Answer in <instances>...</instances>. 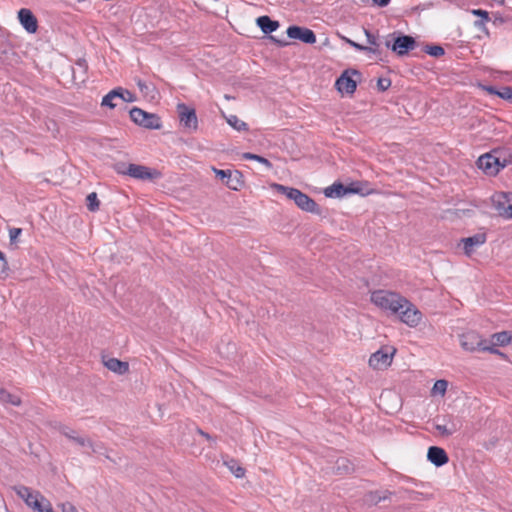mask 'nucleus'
<instances>
[{
    "mask_svg": "<svg viewBox=\"0 0 512 512\" xmlns=\"http://www.w3.org/2000/svg\"><path fill=\"white\" fill-rule=\"evenodd\" d=\"M393 355L394 350L392 352L378 350L370 356L369 366L376 370L386 369L388 366L391 365Z\"/></svg>",
    "mask_w": 512,
    "mask_h": 512,
    "instance_id": "nucleus-12",
    "label": "nucleus"
},
{
    "mask_svg": "<svg viewBox=\"0 0 512 512\" xmlns=\"http://www.w3.org/2000/svg\"><path fill=\"white\" fill-rule=\"evenodd\" d=\"M117 91L118 93L120 94V96H118V99L119 101L121 102H127V103H130V102H134L135 101V96L133 93H131L129 90H126V89H123L121 87H118L117 88Z\"/></svg>",
    "mask_w": 512,
    "mask_h": 512,
    "instance_id": "nucleus-30",
    "label": "nucleus"
},
{
    "mask_svg": "<svg viewBox=\"0 0 512 512\" xmlns=\"http://www.w3.org/2000/svg\"><path fill=\"white\" fill-rule=\"evenodd\" d=\"M227 123L237 131L247 130V124L240 120L236 115H230L226 118Z\"/></svg>",
    "mask_w": 512,
    "mask_h": 512,
    "instance_id": "nucleus-27",
    "label": "nucleus"
},
{
    "mask_svg": "<svg viewBox=\"0 0 512 512\" xmlns=\"http://www.w3.org/2000/svg\"><path fill=\"white\" fill-rule=\"evenodd\" d=\"M73 442L81 447H88L89 444H91V440L89 438L77 435Z\"/></svg>",
    "mask_w": 512,
    "mask_h": 512,
    "instance_id": "nucleus-40",
    "label": "nucleus"
},
{
    "mask_svg": "<svg viewBox=\"0 0 512 512\" xmlns=\"http://www.w3.org/2000/svg\"><path fill=\"white\" fill-rule=\"evenodd\" d=\"M256 23L265 34L272 33L279 27V23L277 21L271 20L268 16L258 17Z\"/></svg>",
    "mask_w": 512,
    "mask_h": 512,
    "instance_id": "nucleus-21",
    "label": "nucleus"
},
{
    "mask_svg": "<svg viewBox=\"0 0 512 512\" xmlns=\"http://www.w3.org/2000/svg\"><path fill=\"white\" fill-rule=\"evenodd\" d=\"M385 44L387 48H390L399 56L406 55L416 47L415 39L409 35H399L394 38L393 42L387 40Z\"/></svg>",
    "mask_w": 512,
    "mask_h": 512,
    "instance_id": "nucleus-9",
    "label": "nucleus"
},
{
    "mask_svg": "<svg viewBox=\"0 0 512 512\" xmlns=\"http://www.w3.org/2000/svg\"><path fill=\"white\" fill-rule=\"evenodd\" d=\"M59 431L61 432V434H63L66 438H68L71 441H73L74 438L78 435L75 430L67 426H60Z\"/></svg>",
    "mask_w": 512,
    "mask_h": 512,
    "instance_id": "nucleus-37",
    "label": "nucleus"
},
{
    "mask_svg": "<svg viewBox=\"0 0 512 512\" xmlns=\"http://www.w3.org/2000/svg\"><path fill=\"white\" fill-rule=\"evenodd\" d=\"M405 297L387 290H376L371 294V301L380 309L391 314L400 313Z\"/></svg>",
    "mask_w": 512,
    "mask_h": 512,
    "instance_id": "nucleus-2",
    "label": "nucleus"
},
{
    "mask_svg": "<svg viewBox=\"0 0 512 512\" xmlns=\"http://www.w3.org/2000/svg\"><path fill=\"white\" fill-rule=\"evenodd\" d=\"M401 306L400 313H395V315H398L400 321L409 327H416L419 325L422 320V313L418 308L406 298L404 299V302H402Z\"/></svg>",
    "mask_w": 512,
    "mask_h": 512,
    "instance_id": "nucleus-5",
    "label": "nucleus"
},
{
    "mask_svg": "<svg viewBox=\"0 0 512 512\" xmlns=\"http://www.w3.org/2000/svg\"><path fill=\"white\" fill-rule=\"evenodd\" d=\"M460 345L461 347L469 352H473L477 349H481L483 351H489L491 353L499 354L500 352L488 346H483V340L481 337L475 332H467L460 336Z\"/></svg>",
    "mask_w": 512,
    "mask_h": 512,
    "instance_id": "nucleus-7",
    "label": "nucleus"
},
{
    "mask_svg": "<svg viewBox=\"0 0 512 512\" xmlns=\"http://www.w3.org/2000/svg\"><path fill=\"white\" fill-rule=\"evenodd\" d=\"M228 468L237 478H241L245 474V470L240 465H238L237 462H235L234 460L228 463Z\"/></svg>",
    "mask_w": 512,
    "mask_h": 512,
    "instance_id": "nucleus-33",
    "label": "nucleus"
},
{
    "mask_svg": "<svg viewBox=\"0 0 512 512\" xmlns=\"http://www.w3.org/2000/svg\"><path fill=\"white\" fill-rule=\"evenodd\" d=\"M427 458L437 467L445 465L449 460L445 450L437 446H431L428 449Z\"/></svg>",
    "mask_w": 512,
    "mask_h": 512,
    "instance_id": "nucleus-19",
    "label": "nucleus"
},
{
    "mask_svg": "<svg viewBox=\"0 0 512 512\" xmlns=\"http://www.w3.org/2000/svg\"><path fill=\"white\" fill-rule=\"evenodd\" d=\"M391 0H373V3L379 7H385L390 3Z\"/></svg>",
    "mask_w": 512,
    "mask_h": 512,
    "instance_id": "nucleus-48",
    "label": "nucleus"
},
{
    "mask_svg": "<svg viewBox=\"0 0 512 512\" xmlns=\"http://www.w3.org/2000/svg\"><path fill=\"white\" fill-rule=\"evenodd\" d=\"M88 448L91 449L92 453L102 454L104 447L101 443L91 441V444L88 445Z\"/></svg>",
    "mask_w": 512,
    "mask_h": 512,
    "instance_id": "nucleus-41",
    "label": "nucleus"
},
{
    "mask_svg": "<svg viewBox=\"0 0 512 512\" xmlns=\"http://www.w3.org/2000/svg\"><path fill=\"white\" fill-rule=\"evenodd\" d=\"M335 86L340 93L353 94L356 90L357 84L350 76V71H344L341 76L336 80Z\"/></svg>",
    "mask_w": 512,
    "mask_h": 512,
    "instance_id": "nucleus-16",
    "label": "nucleus"
},
{
    "mask_svg": "<svg viewBox=\"0 0 512 512\" xmlns=\"http://www.w3.org/2000/svg\"><path fill=\"white\" fill-rule=\"evenodd\" d=\"M131 120L146 129H160L162 124L157 114L146 112L134 107L129 112Z\"/></svg>",
    "mask_w": 512,
    "mask_h": 512,
    "instance_id": "nucleus-4",
    "label": "nucleus"
},
{
    "mask_svg": "<svg viewBox=\"0 0 512 512\" xmlns=\"http://www.w3.org/2000/svg\"><path fill=\"white\" fill-rule=\"evenodd\" d=\"M22 233V229L20 228H12L9 230V237H10V240L11 242H15L17 240V238L20 236V234Z\"/></svg>",
    "mask_w": 512,
    "mask_h": 512,
    "instance_id": "nucleus-45",
    "label": "nucleus"
},
{
    "mask_svg": "<svg viewBox=\"0 0 512 512\" xmlns=\"http://www.w3.org/2000/svg\"><path fill=\"white\" fill-rule=\"evenodd\" d=\"M1 390H2V389L0 388V391H1Z\"/></svg>",
    "mask_w": 512,
    "mask_h": 512,
    "instance_id": "nucleus-52",
    "label": "nucleus"
},
{
    "mask_svg": "<svg viewBox=\"0 0 512 512\" xmlns=\"http://www.w3.org/2000/svg\"><path fill=\"white\" fill-rule=\"evenodd\" d=\"M0 402L2 404H11L13 406H19L21 404V399L17 395L11 394L6 390L2 389L0 391Z\"/></svg>",
    "mask_w": 512,
    "mask_h": 512,
    "instance_id": "nucleus-25",
    "label": "nucleus"
},
{
    "mask_svg": "<svg viewBox=\"0 0 512 512\" xmlns=\"http://www.w3.org/2000/svg\"><path fill=\"white\" fill-rule=\"evenodd\" d=\"M59 507L62 512H78L76 507L70 502L61 503Z\"/></svg>",
    "mask_w": 512,
    "mask_h": 512,
    "instance_id": "nucleus-44",
    "label": "nucleus"
},
{
    "mask_svg": "<svg viewBox=\"0 0 512 512\" xmlns=\"http://www.w3.org/2000/svg\"><path fill=\"white\" fill-rule=\"evenodd\" d=\"M487 240L485 233H477L473 236L461 240L466 255H471L478 247L482 246Z\"/></svg>",
    "mask_w": 512,
    "mask_h": 512,
    "instance_id": "nucleus-17",
    "label": "nucleus"
},
{
    "mask_svg": "<svg viewBox=\"0 0 512 512\" xmlns=\"http://www.w3.org/2000/svg\"><path fill=\"white\" fill-rule=\"evenodd\" d=\"M18 20L27 33L34 34L37 32L38 21L30 9H20L18 11Z\"/></svg>",
    "mask_w": 512,
    "mask_h": 512,
    "instance_id": "nucleus-13",
    "label": "nucleus"
},
{
    "mask_svg": "<svg viewBox=\"0 0 512 512\" xmlns=\"http://www.w3.org/2000/svg\"><path fill=\"white\" fill-rule=\"evenodd\" d=\"M13 490L30 508L33 506V501H38V498L42 496L40 492L32 491L29 487L23 485L15 486Z\"/></svg>",
    "mask_w": 512,
    "mask_h": 512,
    "instance_id": "nucleus-18",
    "label": "nucleus"
},
{
    "mask_svg": "<svg viewBox=\"0 0 512 512\" xmlns=\"http://www.w3.org/2000/svg\"><path fill=\"white\" fill-rule=\"evenodd\" d=\"M377 85L381 91H385L390 87L391 82L388 79H379Z\"/></svg>",
    "mask_w": 512,
    "mask_h": 512,
    "instance_id": "nucleus-46",
    "label": "nucleus"
},
{
    "mask_svg": "<svg viewBox=\"0 0 512 512\" xmlns=\"http://www.w3.org/2000/svg\"><path fill=\"white\" fill-rule=\"evenodd\" d=\"M350 190L341 183H334L331 186L325 188L324 194L326 197L337 198L347 194Z\"/></svg>",
    "mask_w": 512,
    "mask_h": 512,
    "instance_id": "nucleus-22",
    "label": "nucleus"
},
{
    "mask_svg": "<svg viewBox=\"0 0 512 512\" xmlns=\"http://www.w3.org/2000/svg\"><path fill=\"white\" fill-rule=\"evenodd\" d=\"M104 365L107 369L119 375H123L129 370L127 362L120 361L116 358H109L105 360Z\"/></svg>",
    "mask_w": 512,
    "mask_h": 512,
    "instance_id": "nucleus-20",
    "label": "nucleus"
},
{
    "mask_svg": "<svg viewBox=\"0 0 512 512\" xmlns=\"http://www.w3.org/2000/svg\"><path fill=\"white\" fill-rule=\"evenodd\" d=\"M7 261L4 257V254L0 252V277H3L7 272Z\"/></svg>",
    "mask_w": 512,
    "mask_h": 512,
    "instance_id": "nucleus-42",
    "label": "nucleus"
},
{
    "mask_svg": "<svg viewBox=\"0 0 512 512\" xmlns=\"http://www.w3.org/2000/svg\"><path fill=\"white\" fill-rule=\"evenodd\" d=\"M511 341V336L503 331L499 333H495L491 337V343L493 346H504L509 344Z\"/></svg>",
    "mask_w": 512,
    "mask_h": 512,
    "instance_id": "nucleus-26",
    "label": "nucleus"
},
{
    "mask_svg": "<svg viewBox=\"0 0 512 512\" xmlns=\"http://www.w3.org/2000/svg\"><path fill=\"white\" fill-rule=\"evenodd\" d=\"M126 172L130 177L139 180H151L160 176L157 170L138 164H128Z\"/></svg>",
    "mask_w": 512,
    "mask_h": 512,
    "instance_id": "nucleus-11",
    "label": "nucleus"
},
{
    "mask_svg": "<svg viewBox=\"0 0 512 512\" xmlns=\"http://www.w3.org/2000/svg\"><path fill=\"white\" fill-rule=\"evenodd\" d=\"M472 14L481 17V21H476V26H480L489 20V13L482 9H474Z\"/></svg>",
    "mask_w": 512,
    "mask_h": 512,
    "instance_id": "nucleus-36",
    "label": "nucleus"
},
{
    "mask_svg": "<svg viewBox=\"0 0 512 512\" xmlns=\"http://www.w3.org/2000/svg\"><path fill=\"white\" fill-rule=\"evenodd\" d=\"M351 73L354 74V75L358 74V72L356 70H352Z\"/></svg>",
    "mask_w": 512,
    "mask_h": 512,
    "instance_id": "nucleus-51",
    "label": "nucleus"
},
{
    "mask_svg": "<svg viewBox=\"0 0 512 512\" xmlns=\"http://www.w3.org/2000/svg\"><path fill=\"white\" fill-rule=\"evenodd\" d=\"M127 166H128V164L120 162V163L115 164V170L119 174L127 175V172H126Z\"/></svg>",
    "mask_w": 512,
    "mask_h": 512,
    "instance_id": "nucleus-47",
    "label": "nucleus"
},
{
    "mask_svg": "<svg viewBox=\"0 0 512 512\" xmlns=\"http://www.w3.org/2000/svg\"><path fill=\"white\" fill-rule=\"evenodd\" d=\"M486 90L488 91V93L498 96L499 90H497L496 88L490 86L487 87Z\"/></svg>",
    "mask_w": 512,
    "mask_h": 512,
    "instance_id": "nucleus-49",
    "label": "nucleus"
},
{
    "mask_svg": "<svg viewBox=\"0 0 512 512\" xmlns=\"http://www.w3.org/2000/svg\"><path fill=\"white\" fill-rule=\"evenodd\" d=\"M498 96L512 103V87H503L499 90Z\"/></svg>",
    "mask_w": 512,
    "mask_h": 512,
    "instance_id": "nucleus-39",
    "label": "nucleus"
},
{
    "mask_svg": "<svg viewBox=\"0 0 512 512\" xmlns=\"http://www.w3.org/2000/svg\"><path fill=\"white\" fill-rule=\"evenodd\" d=\"M118 96H120V94L118 93L117 88L111 90L108 94H106L103 97L101 105L103 107H109L111 109L117 107L119 101Z\"/></svg>",
    "mask_w": 512,
    "mask_h": 512,
    "instance_id": "nucleus-24",
    "label": "nucleus"
},
{
    "mask_svg": "<svg viewBox=\"0 0 512 512\" xmlns=\"http://www.w3.org/2000/svg\"><path fill=\"white\" fill-rule=\"evenodd\" d=\"M342 39L348 43L350 46H352L353 48H355L356 50H359V51H368V52H371V53H377V49H374L372 47H367V46H363L361 44H358L356 42H354L353 40L347 38V37H342Z\"/></svg>",
    "mask_w": 512,
    "mask_h": 512,
    "instance_id": "nucleus-31",
    "label": "nucleus"
},
{
    "mask_svg": "<svg viewBox=\"0 0 512 512\" xmlns=\"http://www.w3.org/2000/svg\"><path fill=\"white\" fill-rule=\"evenodd\" d=\"M425 52L433 57H440V56H443L445 53L443 47L438 46V45L427 46L425 49Z\"/></svg>",
    "mask_w": 512,
    "mask_h": 512,
    "instance_id": "nucleus-34",
    "label": "nucleus"
},
{
    "mask_svg": "<svg viewBox=\"0 0 512 512\" xmlns=\"http://www.w3.org/2000/svg\"><path fill=\"white\" fill-rule=\"evenodd\" d=\"M272 188L285 195L288 199L294 201L301 210L320 214V209L316 202L300 190L277 183L272 184Z\"/></svg>",
    "mask_w": 512,
    "mask_h": 512,
    "instance_id": "nucleus-1",
    "label": "nucleus"
},
{
    "mask_svg": "<svg viewBox=\"0 0 512 512\" xmlns=\"http://www.w3.org/2000/svg\"><path fill=\"white\" fill-rule=\"evenodd\" d=\"M491 201L501 217L506 219L512 218V192H496L491 197Z\"/></svg>",
    "mask_w": 512,
    "mask_h": 512,
    "instance_id": "nucleus-6",
    "label": "nucleus"
},
{
    "mask_svg": "<svg viewBox=\"0 0 512 512\" xmlns=\"http://www.w3.org/2000/svg\"><path fill=\"white\" fill-rule=\"evenodd\" d=\"M433 426L438 435L449 437L460 431L463 426V420L454 414H441L433 419Z\"/></svg>",
    "mask_w": 512,
    "mask_h": 512,
    "instance_id": "nucleus-3",
    "label": "nucleus"
},
{
    "mask_svg": "<svg viewBox=\"0 0 512 512\" xmlns=\"http://www.w3.org/2000/svg\"><path fill=\"white\" fill-rule=\"evenodd\" d=\"M212 170L215 173L216 177L220 178L229 189L238 191L243 187L244 181L241 172L237 170H221L214 167L212 168Z\"/></svg>",
    "mask_w": 512,
    "mask_h": 512,
    "instance_id": "nucleus-8",
    "label": "nucleus"
},
{
    "mask_svg": "<svg viewBox=\"0 0 512 512\" xmlns=\"http://www.w3.org/2000/svg\"><path fill=\"white\" fill-rule=\"evenodd\" d=\"M337 470L340 471V473H348L352 468L350 467L348 460L342 458L337 461Z\"/></svg>",
    "mask_w": 512,
    "mask_h": 512,
    "instance_id": "nucleus-38",
    "label": "nucleus"
},
{
    "mask_svg": "<svg viewBox=\"0 0 512 512\" xmlns=\"http://www.w3.org/2000/svg\"><path fill=\"white\" fill-rule=\"evenodd\" d=\"M87 207L90 211H96L99 208V201L97 198V194L95 192H92L88 194L87 198Z\"/></svg>",
    "mask_w": 512,
    "mask_h": 512,
    "instance_id": "nucleus-32",
    "label": "nucleus"
},
{
    "mask_svg": "<svg viewBox=\"0 0 512 512\" xmlns=\"http://www.w3.org/2000/svg\"><path fill=\"white\" fill-rule=\"evenodd\" d=\"M287 35L291 39H298L306 44H314L316 35L311 29L299 26H290L287 29Z\"/></svg>",
    "mask_w": 512,
    "mask_h": 512,
    "instance_id": "nucleus-14",
    "label": "nucleus"
},
{
    "mask_svg": "<svg viewBox=\"0 0 512 512\" xmlns=\"http://www.w3.org/2000/svg\"><path fill=\"white\" fill-rule=\"evenodd\" d=\"M364 32L367 37V42L372 46V48L376 49V47L378 46L377 38L368 30H364Z\"/></svg>",
    "mask_w": 512,
    "mask_h": 512,
    "instance_id": "nucleus-43",
    "label": "nucleus"
},
{
    "mask_svg": "<svg viewBox=\"0 0 512 512\" xmlns=\"http://www.w3.org/2000/svg\"><path fill=\"white\" fill-rule=\"evenodd\" d=\"M448 387V382L444 379L437 380L432 387L433 395L444 396Z\"/></svg>",
    "mask_w": 512,
    "mask_h": 512,
    "instance_id": "nucleus-28",
    "label": "nucleus"
},
{
    "mask_svg": "<svg viewBox=\"0 0 512 512\" xmlns=\"http://www.w3.org/2000/svg\"><path fill=\"white\" fill-rule=\"evenodd\" d=\"M243 158L246 160H254L256 162H259V163L265 165L268 169L272 168L271 162L268 159H266L260 155H256L253 153H244Z\"/></svg>",
    "mask_w": 512,
    "mask_h": 512,
    "instance_id": "nucleus-29",
    "label": "nucleus"
},
{
    "mask_svg": "<svg viewBox=\"0 0 512 512\" xmlns=\"http://www.w3.org/2000/svg\"><path fill=\"white\" fill-rule=\"evenodd\" d=\"M34 512H54L50 501L43 495L38 498V501H33L31 508Z\"/></svg>",
    "mask_w": 512,
    "mask_h": 512,
    "instance_id": "nucleus-23",
    "label": "nucleus"
},
{
    "mask_svg": "<svg viewBox=\"0 0 512 512\" xmlns=\"http://www.w3.org/2000/svg\"><path fill=\"white\" fill-rule=\"evenodd\" d=\"M387 498V495H380L379 492H371L366 496V502L369 504H377L381 500H384Z\"/></svg>",
    "mask_w": 512,
    "mask_h": 512,
    "instance_id": "nucleus-35",
    "label": "nucleus"
},
{
    "mask_svg": "<svg viewBox=\"0 0 512 512\" xmlns=\"http://www.w3.org/2000/svg\"><path fill=\"white\" fill-rule=\"evenodd\" d=\"M478 166L488 175H496L501 169L506 166V162H500L499 158L485 154L478 158Z\"/></svg>",
    "mask_w": 512,
    "mask_h": 512,
    "instance_id": "nucleus-10",
    "label": "nucleus"
},
{
    "mask_svg": "<svg viewBox=\"0 0 512 512\" xmlns=\"http://www.w3.org/2000/svg\"><path fill=\"white\" fill-rule=\"evenodd\" d=\"M180 123L189 130H196L198 121L194 109L188 108L185 104H178Z\"/></svg>",
    "mask_w": 512,
    "mask_h": 512,
    "instance_id": "nucleus-15",
    "label": "nucleus"
},
{
    "mask_svg": "<svg viewBox=\"0 0 512 512\" xmlns=\"http://www.w3.org/2000/svg\"><path fill=\"white\" fill-rule=\"evenodd\" d=\"M199 433H200L202 436H204L206 439H208V440H210V439H211L210 435H209V434H207V433H205V432H203L202 430H199Z\"/></svg>",
    "mask_w": 512,
    "mask_h": 512,
    "instance_id": "nucleus-50",
    "label": "nucleus"
}]
</instances>
